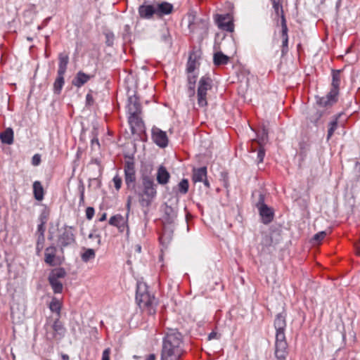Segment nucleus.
<instances>
[{
	"label": "nucleus",
	"mask_w": 360,
	"mask_h": 360,
	"mask_svg": "<svg viewBox=\"0 0 360 360\" xmlns=\"http://www.w3.org/2000/svg\"><path fill=\"white\" fill-rule=\"evenodd\" d=\"M91 143H92V144L96 143L97 145H98V146H99V141H98V140L97 139H93V140L91 141Z\"/></svg>",
	"instance_id": "69168bd1"
},
{
	"label": "nucleus",
	"mask_w": 360,
	"mask_h": 360,
	"mask_svg": "<svg viewBox=\"0 0 360 360\" xmlns=\"http://www.w3.org/2000/svg\"><path fill=\"white\" fill-rule=\"evenodd\" d=\"M271 3H272L273 8L274 9V11L277 16L281 17L282 15H284L283 10V6L281 4V0L280 1L274 0V1H272Z\"/></svg>",
	"instance_id": "e433bc0d"
},
{
	"label": "nucleus",
	"mask_w": 360,
	"mask_h": 360,
	"mask_svg": "<svg viewBox=\"0 0 360 360\" xmlns=\"http://www.w3.org/2000/svg\"><path fill=\"white\" fill-rule=\"evenodd\" d=\"M56 248L54 245H51L46 248L44 253V261L50 266H54V258L56 257Z\"/></svg>",
	"instance_id": "412c9836"
},
{
	"label": "nucleus",
	"mask_w": 360,
	"mask_h": 360,
	"mask_svg": "<svg viewBox=\"0 0 360 360\" xmlns=\"http://www.w3.org/2000/svg\"><path fill=\"white\" fill-rule=\"evenodd\" d=\"M237 278L239 279L242 282L243 284H244L245 281L243 277L238 276Z\"/></svg>",
	"instance_id": "338daca9"
},
{
	"label": "nucleus",
	"mask_w": 360,
	"mask_h": 360,
	"mask_svg": "<svg viewBox=\"0 0 360 360\" xmlns=\"http://www.w3.org/2000/svg\"><path fill=\"white\" fill-rule=\"evenodd\" d=\"M161 39H162V41L165 42L167 44H168V45L171 44L170 35H169V30H167V28H164L162 30Z\"/></svg>",
	"instance_id": "ea45409f"
},
{
	"label": "nucleus",
	"mask_w": 360,
	"mask_h": 360,
	"mask_svg": "<svg viewBox=\"0 0 360 360\" xmlns=\"http://www.w3.org/2000/svg\"><path fill=\"white\" fill-rule=\"evenodd\" d=\"M41 162V155L39 154H35L32 158V164L34 166H37Z\"/></svg>",
	"instance_id": "de8ad7c7"
},
{
	"label": "nucleus",
	"mask_w": 360,
	"mask_h": 360,
	"mask_svg": "<svg viewBox=\"0 0 360 360\" xmlns=\"http://www.w3.org/2000/svg\"><path fill=\"white\" fill-rule=\"evenodd\" d=\"M288 52V39L282 40L281 53L282 56L285 55Z\"/></svg>",
	"instance_id": "a18cd8bd"
},
{
	"label": "nucleus",
	"mask_w": 360,
	"mask_h": 360,
	"mask_svg": "<svg viewBox=\"0 0 360 360\" xmlns=\"http://www.w3.org/2000/svg\"><path fill=\"white\" fill-rule=\"evenodd\" d=\"M127 108L129 113L134 114L141 112V105L139 99L135 94L129 97Z\"/></svg>",
	"instance_id": "dca6fc26"
},
{
	"label": "nucleus",
	"mask_w": 360,
	"mask_h": 360,
	"mask_svg": "<svg viewBox=\"0 0 360 360\" xmlns=\"http://www.w3.org/2000/svg\"><path fill=\"white\" fill-rule=\"evenodd\" d=\"M189 184L186 179H183L177 185L178 193L186 194L188 191Z\"/></svg>",
	"instance_id": "f704fd0d"
},
{
	"label": "nucleus",
	"mask_w": 360,
	"mask_h": 360,
	"mask_svg": "<svg viewBox=\"0 0 360 360\" xmlns=\"http://www.w3.org/2000/svg\"><path fill=\"white\" fill-rule=\"evenodd\" d=\"M112 181L114 183L115 188L117 191H119L121 188L122 184V178L118 175L116 174L113 179Z\"/></svg>",
	"instance_id": "c03bdc74"
},
{
	"label": "nucleus",
	"mask_w": 360,
	"mask_h": 360,
	"mask_svg": "<svg viewBox=\"0 0 360 360\" xmlns=\"http://www.w3.org/2000/svg\"><path fill=\"white\" fill-rule=\"evenodd\" d=\"M139 114L140 113H129L130 115L128 118V121L133 134L134 133L135 127H139L142 124V121L139 117Z\"/></svg>",
	"instance_id": "393cba45"
},
{
	"label": "nucleus",
	"mask_w": 360,
	"mask_h": 360,
	"mask_svg": "<svg viewBox=\"0 0 360 360\" xmlns=\"http://www.w3.org/2000/svg\"><path fill=\"white\" fill-rule=\"evenodd\" d=\"M216 338H218L217 333L216 332H212L208 335V340H210Z\"/></svg>",
	"instance_id": "5fc2aeb1"
},
{
	"label": "nucleus",
	"mask_w": 360,
	"mask_h": 360,
	"mask_svg": "<svg viewBox=\"0 0 360 360\" xmlns=\"http://www.w3.org/2000/svg\"><path fill=\"white\" fill-rule=\"evenodd\" d=\"M170 179V174L167 169L161 165L158 169L156 179L159 184L165 185L167 184Z\"/></svg>",
	"instance_id": "f3484780"
},
{
	"label": "nucleus",
	"mask_w": 360,
	"mask_h": 360,
	"mask_svg": "<svg viewBox=\"0 0 360 360\" xmlns=\"http://www.w3.org/2000/svg\"><path fill=\"white\" fill-rule=\"evenodd\" d=\"M205 177H207V168L205 167L193 169L192 179L195 183L202 182Z\"/></svg>",
	"instance_id": "5701e85b"
},
{
	"label": "nucleus",
	"mask_w": 360,
	"mask_h": 360,
	"mask_svg": "<svg viewBox=\"0 0 360 360\" xmlns=\"http://www.w3.org/2000/svg\"><path fill=\"white\" fill-rule=\"evenodd\" d=\"M64 75H58L53 83V92L56 94L58 95L61 93V90L65 84Z\"/></svg>",
	"instance_id": "c85d7f7f"
},
{
	"label": "nucleus",
	"mask_w": 360,
	"mask_h": 360,
	"mask_svg": "<svg viewBox=\"0 0 360 360\" xmlns=\"http://www.w3.org/2000/svg\"><path fill=\"white\" fill-rule=\"evenodd\" d=\"M196 79H197V76L192 75V74H188V82H193L194 84H195Z\"/></svg>",
	"instance_id": "864d4df0"
},
{
	"label": "nucleus",
	"mask_w": 360,
	"mask_h": 360,
	"mask_svg": "<svg viewBox=\"0 0 360 360\" xmlns=\"http://www.w3.org/2000/svg\"><path fill=\"white\" fill-rule=\"evenodd\" d=\"M89 238H98V243H100V238H99L100 236L98 235H94V233H90L89 235Z\"/></svg>",
	"instance_id": "bf43d9fd"
},
{
	"label": "nucleus",
	"mask_w": 360,
	"mask_h": 360,
	"mask_svg": "<svg viewBox=\"0 0 360 360\" xmlns=\"http://www.w3.org/2000/svg\"><path fill=\"white\" fill-rule=\"evenodd\" d=\"M37 231L39 233V240L41 239V245L44 243V231L45 227L44 224L40 223L37 227Z\"/></svg>",
	"instance_id": "37998d69"
},
{
	"label": "nucleus",
	"mask_w": 360,
	"mask_h": 360,
	"mask_svg": "<svg viewBox=\"0 0 360 360\" xmlns=\"http://www.w3.org/2000/svg\"><path fill=\"white\" fill-rule=\"evenodd\" d=\"M44 245V243L42 244ZM43 245H41V239L39 240V236L38 237L37 243V249L40 250L42 249Z\"/></svg>",
	"instance_id": "6e6d98bb"
},
{
	"label": "nucleus",
	"mask_w": 360,
	"mask_h": 360,
	"mask_svg": "<svg viewBox=\"0 0 360 360\" xmlns=\"http://www.w3.org/2000/svg\"><path fill=\"white\" fill-rule=\"evenodd\" d=\"M212 86V81L210 77L203 76L200 79L197 90V99L199 107L205 108L207 105V91L210 90Z\"/></svg>",
	"instance_id": "39448f33"
},
{
	"label": "nucleus",
	"mask_w": 360,
	"mask_h": 360,
	"mask_svg": "<svg viewBox=\"0 0 360 360\" xmlns=\"http://www.w3.org/2000/svg\"><path fill=\"white\" fill-rule=\"evenodd\" d=\"M340 117V114L335 115L333 119L328 124L327 140H329L333 135L335 131L338 128V120Z\"/></svg>",
	"instance_id": "cd10ccee"
},
{
	"label": "nucleus",
	"mask_w": 360,
	"mask_h": 360,
	"mask_svg": "<svg viewBox=\"0 0 360 360\" xmlns=\"http://www.w3.org/2000/svg\"><path fill=\"white\" fill-rule=\"evenodd\" d=\"M229 61V57L224 54L222 52L219 51L214 54L213 62L217 66L226 65Z\"/></svg>",
	"instance_id": "bb28decb"
},
{
	"label": "nucleus",
	"mask_w": 360,
	"mask_h": 360,
	"mask_svg": "<svg viewBox=\"0 0 360 360\" xmlns=\"http://www.w3.org/2000/svg\"><path fill=\"white\" fill-rule=\"evenodd\" d=\"M286 325L285 314L283 313L278 314L274 320V328L276 329L275 346H279L282 348L283 346L288 345L285 334Z\"/></svg>",
	"instance_id": "20e7f679"
},
{
	"label": "nucleus",
	"mask_w": 360,
	"mask_h": 360,
	"mask_svg": "<svg viewBox=\"0 0 360 360\" xmlns=\"http://www.w3.org/2000/svg\"><path fill=\"white\" fill-rule=\"evenodd\" d=\"M281 37L283 40L288 39V29L286 23V20L284 15L281 16Z\"/></svg>",
	"instance_id": "c9c22d12"
},
{
	"label": "nucleus",
	"mask_w": 360,
	"mask_h": 360,
	"mask_svg": "<svg viewBox=\"0 0 360 360\" xmlns=\"http://www.w3.org/2000/svg\"><path fill=\"white\" fill-rule=\"evenodd\" d=\"M135 250L137 252L140 253L141 252V245H139V244L136 245H135Z\"/></svg>",
	"instance_id": "052dcab7"
},
{
	"label": "nucleus",
	"mask_w": 360,
	"mask_h": 360,
	"mask_svg": "<svg viewBox=\"0 0 360 360\" xmlns=\"http://www.w3.org/2000/svg\"><path fill=\"white\" fill-rule=\"evenodd\" d=\"M49 309L51 311L56 312L59 315L60 311V304L59 301L53 300L49 304Z\"/></svg>",
	"instance_id": "58836bf2"
},
{
	"label": "nucleus",
	"mask_w": 360,
	"mask_h": 360,
	"mask_svg": "<svg viewBox=\"0 0 360 360\" xmlns=\"http://www.w3.org/2000/svg\"><path fill=\"white\" fill-rule=\"evenodd\" d=\"M196 67L195 59H193L192 56H190L188 61L187 63L186 70L188 74H193Z\"/></svg>",
	"instance_id": "4c0bfd02"
},
{
	"label": "nucleus",
	"mask_w": 360,
	"mask_h": 360,
	"mask_svg": "<svg viewBox=\"0 0 360 360\" xmlns=\"http://www.w3.org/2000/svg\"><path fill=\"white\" fill-rule=\"evenodd\" d=\"M110 349L106 348L103 350L101 360H110Z\"/></svg>",
	"instance_id": "09e8293b"
},
{
	"label": "nucleus",
	"mask_w": 360,
	"mask_h": 360,
	"mask_svg": "<svg viewBox=\"0 0 360 360\" xmlns=\"http://www.w3.org/2000/svg\"><path fill=\"white\" fill-rule=\"evenodd\" d=\"M141 184L135 188V193L138 196L139 202L142 207L148 208L157 196V184L153 177L143 174L141 178Z\"/></svg>",
	"instance_id": "f03ea898"
},
{
	"label": "nucleus",
	"mask_w": 360,
	"mask_h": 360,
	"mask_svg": "<svg viewBox=\"0 0 360 360\" xmlns=\"http://www.w3.org/2000/svg\"><path fill=\"white\" fill-rule=\"evenodd\" d=\"M139 14L141 18L150 19L155 15V4H147L145 2L143 4L139 6Z\"/></svg>",
	"instance_id": "4468645a"
},
{
	"label": "nucleus",
	"mask_w": 360,
	"mask_h": 360,
	"mask_svg": "<svg viewBox=\"0 0 360 360\" xmlns=\"http://www.w3.org/2000/svg\"><path fill=\"white\" fill-rule=\"evenodd\" d=\"M84 189H82L81 191V193H80V203L84 202Z\"/></svg>",
	"instance_id": "e2e57ef3"
},
{
	"label": "nucleus",
	"mask_w": 360,
	"mask_h": 360,
	"mask_svg": "<svg viewBox=\"0 0 360 360\" xmlns=\"http://www.w3.org/2000/svg\"><path fill=\"white\" fill-rule=\"evenodd\" d=\"M146 360H156V356L155 354H150L146 357Z\"/></svg>",
	"instance_id": "13d9d810"
},
{
	"label": "nucleus",
	"mask_w": 360,
	"mask_h": 360,
	"mask_svg": "<svg viewBox=\"0 0 360 360\" xmlns=\"http://www.w3.org/2000/svg\"><path fill=\"white\" fill-rule=\"evenodd\" d=\"M136 300L139 307L148 314L154 315L156 313L158 302L155 296L149 293L148 285L145 283H137Z\"/></svg>",
	"instance_id": "7ed1b4c3"
},
{
	"label": "nucleus",
	"mask_w": 360,
	"mask_h": 360,
	"mask_svg": "<svg viewBox=\"0 0 360 360\" xmlns=\"http://www.w3.org/2000/svg\"><path fill=\"white\" fill-rule=\"evenodd\" d=\"M91 78V76L79 71L72 79V84L75 86L81 87L86 84Z\"/></svg>",
	"instance_id": "aec40b11"
},
{
	"label": "nucleus",
	"mask_w": 360,
	"mask_h": 360,
	"mask_svg": "<svg viewBox=\"0 0 360 360\" xmlns=\"http://www.w3.org/2000/svg\"><path fill=\"white\" fill-rule=\"evenodd\" d=\"M265 155V152L264 150L260 149L257 153V160L258 162H262L264 160Z\"/></svg>",
	"instance_id": "3c124183"
},
{
	"label": "nucleus",
	"mask_w": 360,
	"mask_h": 360,
	"mask_svg": "<svg viewBox=\"0 0 360 360\" xmlns=\"http://www.w3.org/2000/svg\"><path fill=\"white\" fill-rule=\"evenodd\" d=\"M182 335L176 329H169L162 340L160 360H179L183 349Z\"/></svg>",
	"instance_id": "f257e3e1"
},
{
	"label": "nucleus",
	"mask_w": 360,
	"mask_h": 360,
	"mask_svg": "<svg viewBox=\"0 0 360 360\" xmlns=\"http://www.w3.org/2000/svg\"><path fill=\"white\" fill-rule=\"evenodd\" d=\"M255 205L258 210L261 221L264 224H269L274 220V211L271 207L265 204L264 195L260 192L259 193V198Z\"/></svg>",
	"instance_id": "423d86ee"
},
{
	"label": "nucleus",
	"mask_w": 360,
	"mask_h": 360,
	"mask_svg": "<svg viewBox=\"0 0 360 360\" xmlns=\"http://www.w3.org/2000/svg\"><path fill=\"white\" fill-rule=\"evenodd\" d=\"M288 345L280 347L279 346H275V356L276 360H285L288 354Z\"/></svg>",
	"instance_id": "2f4dec72"
},
{
	"label": "nucleus",
	"mask_w": 360,
	"mask_h": 360,
	"mask_svg": "<svg viewBox=\"0 0 360 360\" xmlns=\"http://www.w3.org/2000/svg\"><path fill=\"white\" fill-rule=\"evenodd\" d=\"M75 237L72 226H65L58 230V244L61 248L75 243Z\"/></svg>",
	"instance_id": "6e6552de"
},
{
	"label": "nucleus",
	"mask_w": 360,
	"mask_h": 360,
	"mask_svg": "<svg viewBox=\"0 0 360 360\" xmlns=\"http://www.w3.org/2000/svg\"><path fill=\"white\" fill-rule=\"evenodd\" d=\"M151 132L153 141L157 146L162 148L167 146L169 140L165 131L153 127Z\"/></svg>",
	"instance_id": "9b49d317"
},
{
	"label": "nucleus",
	"mask_w": 360,
	"mask_h": 360,
	"mask_svg": "<svg viewBox=\"0 0 360 360\" xmlns=\"http://www.w3.org/2000/svg\"><path fill=\"white\" fill-rule=\"evenodd\" d=\"M33 193L37 200L41 201L44 198V188L40 181H36L33 183Z\"/></svg>",
	"instance_id": "a878e982"
},
{
	"label": "nucleus",
	"mask_w": 360,
	"mask_h": 360,
	"mask_svg": "<svg viewBox=\"0 0 360 360\" xmlns=\"http://www.w3.org/2000/svg\"><path fill=\"white\" fill-rule=\"evenodd\" d=\"M188 29L191 32L202 34L208 29V20L205 18H197L194 15L188 16Z\"/></svg>",
	"instance_id": "1a4fd4ad"
},
{
	"label": "nucleus",
	"mask_w": 360,
	"mask_h": 360,
	"mask_svg": "<svg viewBox=\"0 0 360 360\" xmlns=\"http://www.w3.org/2000/svg\"><path fill=\"white\" fill-rule=\"evenodd\" d=\"M326 236V233L325 231L319 232L314 236V240H321L325 238Z\"/></svg>",
	"instance_id": "8fccbe9b"
},
{
	"label": "nucleus",
	"mask_w": 360,
	"mask_h": 360,
	"mask_svg": "<svg viewBox=\"0 0 360 360\" xmlns=\"http://www.w3.org/2000/svg\"><path fill=\"white\" fill-rule=\"evenodd\" d=\"M66 276V271L63 268H57L53 269L49 275V278L50 279L54 280H60L61 278H64Z\"/></svg>",
	"instance_id": "c756f323"
},
{
	"label": "nucleus",
	"mask_w": 360,
	"mask_h": 360,
	"mask_svg": "<svg viewBox=\"0 0 360 360\" xmlns=\"http://www.w3.org/2000/svg\"><path fill=\"white\" fill-rule=\"evenodd\" d=\"M86 103L88 104H90L91 102H93V97L91 94H88L86 96Z\"/></svg>",
	"instance_id": "4d7b16f0"
},
{
	"label": "nucleus",
	"mask_w": 360,
	"mask_h": 360,
	"mask_svg": "<svg viewBox=\"0 0 360 360\" xmlns=\"http://www.w3.org/2000/svg\"><path fill=\"white\" fill-rule=\"evenodd\" d=\"M52 328L54 330L55 333L59 335L60 336H63L65 332V329L63 327V325L61 321H60L59 319H57L53 326Z\"/></svg>",
	"instance_id": "473e14b6"
},
{
	"label": "nucleus",
	"mask_w": 360,
	"mask_h": 360,
	"mask_svg": "<svg viewBox=\"0 0 360 360\" xmlns=\"http://www.w3.org/2000/svg\"><path fill=\"white\" fill-rule=\"evenodd\" d=\"M95 257V251L91 248L86 249L85 251L81 255L82 260L84 262H87L89 260L94 259Z\"/></svg>",
	"instance_id": "72a5a7b5"
},
{
	"label": "nucleus",
	"mask_w": 360,
	"mask_h": 360,
	"mask_svg": "<svg viewBox=\"0 0 360 360\" xmlns=\"http://www.w3.org/2000/svg\"><path fill=\"white\" fill-rule=\"evenodd\" d=\"M339 94V91L330 89L326 96L317 97L316 103L321 107L332 106L337 103Z\"/></svg>",
	"instance_id": "f8f14e48"
},
{
	"label": "nucleus",
	"mask_w": 360,
	"mask_h": 360,
	"mask_svg": "<svg viewBox=\"0 0 360 360\" xmlns=\"http://www.w3.org/2000/svg\"><path fill=\"white\" fill-rule=\"evenodd\" d=\"M48 220V217L46 212H42L39 216V221L41 224H46Z\"/></svg>",
	"instance_id": "603ef678"
},
{
	"label": "nucleus",
	"mask_w": 360,
	"mask_h": 360,
	"mask_svg": "<svg viewBox=\"0 0 360 360\" xmlns=\"http://www.w3.org/2000/svg\"><path fill=\"white\" fill-rule=\"evenodd\" d=\"M50 285L54 293H61L63 290V285L60 280H54L48 278Z\"/></svg>",
	"instance_id": "7c9ffc66"
},
{
	"label": "nucleus",
	"mask_w": 360,
	"mask_h": 360,
	"mask_svg": "<svg viewBox=\"0 0 360 360\" xmlns=\"http://www.w3.org/2000/svg\"><path fill=\"white\" fill-rule=\"evenodd\" d=\"M357 251H358L359 255H360V244H359V246L357 248Z\"/></svg>",
	"instance_id": "774afa93"
},
{
	"label": "nucleus",
	"mask_w": 360,
	"mask_h": 360,
	"mask_svg": "<svg viewBox=\"0 0 360 360\" xmlns=\"http://www.w3.org/2000/svg\"><path fill=\"white\" fill-rule=\"evenodd\" d=\"M155 15L158 18H162L163 15H169L172 13L174 10L173 5L167 1L155 4Z\"/></svg>",
	"instance_id": "ddd939ff"
},
{
	"label": "nucleus",
	"mask_w": 360,
	"mask_h": 360,
	"mask_svg": "<svg viewBox=\"0 0 360 360\" xmlns=\"http://www.w3.org/2000/svg\"><path fill=\"white\" fill-rule=\"evenodd\" d=\"M105 44L108 46H112L113 45L115 35L112 32H108L105 33Z\"/></svg>",
	"instance_id": "a19ab883"
},
{
	"label": "nucleus",
	"mask_w": 360,
	"mask_h": 360,
	"mask_svg": "<svg viewBox=\"0 0 360 360\" xmlns=\"http://www.w3.org/2000/svg\"><path fill=\"white\" fill-rule=\"evenodd\" d=\"M202 182H203L204 185L206 187H207V188L210 187V183H209L208 180L207 179V177H205Z\"/></svg>",
	"instance_id": "680f3d73"
},
{
	"label": "nucleus",
	"mask_w": 360,
	"mask_h": 360,
	"mask_svg": "<svg viewBox=\"0 0 360 360\" xmlns=\"http://www.w3.org/2000/svg\"><path fill=\"white\" fill-rule=\"evenodd\" d=\"M128 214L126 218L121 214H116L110 218L109 224L112 226L117 227L120 231L123 232L125 227L128 228L127 224Z\"/></svg>",
	"instance_id": "2eb2a0df"
},
{
	"label": "nucleus",
	"mask_w": 360,
	"mask_h": 360,
	"mask_svg": "<svg viewBox=\"0 0 360 360\" xmlns=\"http://www.w3.org/2000/svg\"><path fill=\"white\" fill-rule=\"evenodd\" d=\"M340 82H341V70H332V82H331V88L330 89L340 92Z\"/></svg>",
	"instance_id": "4be33fe9"
},
{
	"label": "nucleus",
	"mask_w": 360,
	"mask_h": 360,
	"mask_svg": "<svg viewBox=\"0 0 360 360\" xmlns=\"http://www.w3.org/2000/svg\"><path fill=\"white\" fill-rule=\"evenodd\" d=\"M124 181L129 190H135L136 174L135 162L133 158H129L124 164Z\"/></svg>",
	"instance_id": "0eeeda50"
},
{
	"label": "nucleus",
	"mask_w": 360,
	"mask_h": 360,
	"mask_svg": "<svg viewBox=\"0 0 360 360\" xmlns=\"http://www.w3.org/2000/svg\"><path fill=\"white\" fill-rule=\"evenodd\" d=\"M106 216H107L106 213H103V214L101 215V217H100L99 221H105V220L106 219Z\"/></svg>",
	"instance_id": "0e129e2a"
},
{
	"label": "nucleus",
	"mask_w": 360,
	"mask_h": 360,
	"mask_svg": "<svg viewBox=\"0 0 360 360\" xmlns=\"http://www.w3.org/2000/svg\"><path fill=\"white\" fill-rule=\"evenodd\" d=\"M165 220L168 224L174 223V220L177 217V210L176 207H173L171 205L165 203L164 208Z\"/></svg>",
	"instance_id": "a211bd4d"
},
{
	"label": "nucleus",
	"mask_w": 360,
	"mask_h": 360,
	"mask_svg": "<svg viewBox=\"0 0 360 360\" xmlns=\"http://www.w3.org/2000/svg\"><path fill=\"white\" fill-rule=\"evenodd\" d=\"M0 139L3 143L11 145L13 142V131L11 128H7L0 134Z\"/></svg>",
	"instance_id": "b1692460"
},
{
	"label": "nucleus",
	"mask_w": 360,
	"mask_h": 360,
	"mask_svg": "<svg viewBox=\"0 0 360 360\" xmlns=\"http://www.w3.org/2000/svg\"><path fill=\"white\" fill-rule=\"evenodd\" d=\"M69 63V56L65 53H60L58 56V69L57 75H65Z\"/></svg>",
	"instance_id": "6ab92c4d"
},
{
	"label": "nucleus",
	"mask_w": 360,
	"mask_h": 360,
	"mask_svg": "<svg viewBox=\"0 0 360 360\" xmlns=\"http://www.w3.org/2000/svg\"><path fill=\"white\" fill-rule=\"evenodd\" d=\"M187 86H188L187 94H188V97L189 98L194 97L195 94V84H194L193 82H188Z\"/></svg>",
	"instance_id": "79ce46f5"
},
{
	"label": "nucleus",
	"mask_w": 360,
	"mask_h": 360,
	"mask_svg": "<svg viewBox=\"0 0 360 360\" xmlns=\"http://www.w3.org/2000/svg\"><path fill=\"white\" fill-rule=\"evenodd\" d=\"M214 21L220 30L229 32L233 31L234 25L233 22V17L231 14H216L214 15Z\"/></svg>",
	"instance_id": "9d476101"
},
{
	"label": "nucleus",
	"mask_w": 360,
	"mask_h": 360,
	"mask_svg": "<svg viewBox=\"0 0 360 360\" xmlns=\"http://www.w3.org/2000/svg\"><path fill=\"white\" fill-rule=\"evenodd\" d=\"M94 208L92 207H88L86 210V217L87 219L91 220L94 215Z\"/></svg>",
	"instance_id": "49530a36"
}]
</instances>
